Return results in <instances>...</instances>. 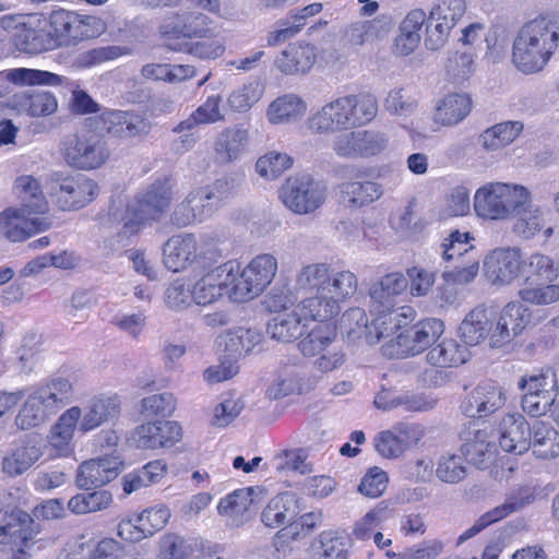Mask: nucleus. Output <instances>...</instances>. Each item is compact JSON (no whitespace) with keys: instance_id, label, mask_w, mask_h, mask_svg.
Returning a JSON list of instances; mask_svg holds the SVG:
<instances>
[{"instance_id":"obj_1","label":"nucleus","mask_w":559,"mask_h":559,"mask_svg":"<svg viewBox=\"0 0 559 559\" xmlns=\"http://www.w3.org/2000/svg\"><path fill=\"white\" fill-rule=\"evenodd\" d=\"M378 112V102L368 93L348 94L328 102L306 120L309 131L333 134L369 123Z\"/></svg>"},{"instance_id":"obj_2","label":"nucleus","mask_w":559,"mask_h":559,"mask_svg":"<svg viewBox=\"0 0 559 559\" xmlns=\"http://www.w3.org/2000/svg\"><path fill=\"white\" fill-rule=\"evenodd\" d=\"M559 45V27L545 17L525 23L513 40L512 62L515 68L532 74L542 71Z\"/></svg>"},{"instance_id":"obj_3","label":"nucleus","mask_w":559,"mask_h":559,"mask_svg":"<svg viewBox=\"0 0 559 559\" xmlns=\"http://www.w3.org/2000/svg\"><path fill=\"white\" fill-rule=\"evenodd\" d=\"M530 199L531 191L523 185L491 181L475 191L473 206L478 217L502 222L514 217Z\"/></svg>"},{"instance_id":"obj_4","label":"nucleus","mask_w":559,"mask_h":559,"mask_svg":"<svg viewBox=\"0 0 559 559\" xmlns=\"http://www.w3.org/2000/svg\"><path fill=\"white\" fill-rule=\"evenodd\" d=\"M174 198L173 183L168 179L153 182L123 218V236H132L147 221H155L169 207Z\"/></svg>"},{"instance_id":"obj_5","label":"nucleus","mask_w":559,"mask_h":559,"mask_svg":"<svg viewBox=\"0 0 559 559\" xmlns=\"http://www.w3.org/2000/svg\"><path fill=\"white\" fill-rule=\"evenodd\" d=\"M60 153L67 165L79 170L97 169L110 155L106 142L91 132L67 135L61 142Z\"/></svg>"},{"instance_id":"obj_6","label":"nucleus","mask_w":559,"mask_h":559,"mask_svg":"<svg viewBox=\"0 0 559 559\" xmlns=\"http://www.w3.org/2000/svg\"><path fill=\"white\" fill-rule=\"evenodd\" d=\"M280 198L293 213L311 214L325 202L326 186L308 174L292 176L281 187Z\"/></svg>"},{"instance_id":"obj_7","label":"nucleus","mask_w":559,"mask_h":559,"mask_svg":"<svg viewBox=\"0 0 559 559\" xmlns=\"http://www.w3.org/2000/svg\"><path fill=\"white\" fill-rule=\"evenodd\" d=\"M277 269V259L270 253L258 254L241 272L237 264V281L234 282L231 300L245 302L259 296L272 283Z\"/></svg>"},{"instance_id":"obj_8","label":"nucleus","mask_w":559,"mask_h":559,"mask_svg":"<svg viewBox=\"0 0 559 559\" xmlns=\"http://www.w3.org/2000/svg\"><path fill=\"white\" fill-rule=\"evenodd\" d=\"M2 522L0 536H10L19 546L9 559H29L49 543V539L37 538L41 531L40 524L21 509L5 513Z\"/></svg>"},{"instance_id":"obj_9","label":"nucleus","mask_w":559,"mask_h":559,"mask_svg":"<svg viewBox=\"0 0 559 559\" xmlns=\"http://www.w3.org/2000/svg\"><path fill=\"white\" fill-rule=\"evenodd\" d=\"M223 181L213 186L201 187L189 192L185 200L178 203L170 216L173 225L186 227L211 215L225 199Z\"/></svg>"},{"instance_id":"obj_10","label":"nucleus","mask_w":559,"mask_h":559,"mask_svg":"<svg viewBox=\"0 0 559 559\" xmlns=\"http://www.w3.org/2000/svg\"><path fill=\"white\" fill-rule=\"evenodd\" d=\"M390 147V135L378 129L350 131L338 135L332 148L343 158H370L378 156Z\"/></svg>"},{"instance_id":"obj_11","label":"nucleus","mask_w":559,"mask_h":559,"mask_svg":"<svg viewBox=\"0 0 559 559\" xmlns=\"http://www.w3.org/2000/svg\"><path fill=\"white\" fill-rule=\"evenodd\" d=\"M44 215L31 213L25 206H8L0 212V230L10 241H24L52 226L51 219Z\"/></svg>"},{"instance_id":"obj_12","label":"nucleus","mask_w":559,"mask_h":559,"mask_svg":"<svg viewBox=\"0 0 559 559\" xmlns=\"http://www.w3.org/2000/svg\"><path fill=\"white\" fill-rule=\"evenodd\" d=\"M98 193L95 181L85 176H71L56 179L50 194L61 211H75L91 203Z\"/></svg>"},{"instance_id":"obj_13","label":"nucleus","mask_w":559,"mask_h":559,"mask_svg":"<svg viewBox=\"0 0 559 559\" xmlns=\"http://www.w3.org/2000/svg\"><path fill=\"white\" fill-rule=\"evenodd\" d=\"M237 281V263L228 261L204 274L193 286L192 297L197 305L205 306L224 295L231 299L234 282Z\"/></svg>"},{"instance_id":"obj_14","label":"nucleus","mask_w":559,"mask_h":559,"mask_svg":"<svg viewBox=\"0 0 559 559\" xmlns=\"http://www.w3.org/2000/svg\"><path fill=\"white\" fill-rule=\"evenodd\" d=\"M87 20L74 12L67 10H57L50 13L48 20L43 19V24L47 26L48 40L52 46H68L73 41L88 37Z\"/></svg>"},{"instance_id":"obj_15","label":"nucleus","mask_w":559,"mask_h":559,"mask_svg":"<svg viewBox=\"0 0 559 559\" xmlns=\"http://www.w3.org/2000/svg\"><path fill=\"white\" fill-rule=\"evenodd\" d=\"M496 439L497 436L490 427L480 428L474 424L465 432L462 451L472 464L481 469L488 468L496 461Z\"/></svg>"},{"instance_id":"obj_16","label":"nucleus","mask_w":559,"mask_h":559,"mask_svg":"<svg viewBox=\"0 0 559 559\" xmlns=\"http://www.w3.org/2000/svg\"><path fill=\"white\" fill-rule=\"evenodd\" d=\"M522 257L518 249H496L484 261L487 280L497 286L511 284L521 275Z\"/></svg>"},{"instance_id":"obj_17","label":"nucleus","mask_w":559,"mask_h":559,"mask_svg":"<svg viewBox=\"0 0 559 559\" xmlns=\"http://www.w3.org/2000/svg\"><path fill=\"white\" fill-rule=\"evenodd\" d=\"M181 439V427L176 421L146 423L135 428L131 441L139 449L155 450L173 447Z\"/></svg>"},{"instance_id":"obj_18","label":"nucleus","mask_w":559,"mask_h":559,"mask_svg":"<svg viewBox=\"0 0 559 559\" xmlns=\"http://www.w3.org/2000/svg\"><path fill=\"white\" fill-rule=\"evenodd\" d=\"M506 393L495 382H485L474 388L463 401L462 412L471 418L489 416L506 403Z\"/></svg>"},{"instance_id":"obj_19","label":"nucleus","mask_w":559,"mask_h":559,"mask_svg":"<svg viewBox=\"0 0 559 559\" xmlns=\"http://www.w3.org/2000/svg\"><path fill=\"white\" fill-rule=\"evenodd\" d=\"M123 463L118 456H104L83 462L76 473L80 488L100 487L115 479L122 471Z\"/></svg>"},{"instance_id":"obj_20","label":"nucleus","mask_w":559,"mask_h":559,"mask_svg":"<svg viewBox=\"0 0 559 559\" xmlns=\"http://www.w3.org/2000/svg\"><path fill=\"white\" fill-rule=\"evenodd\" d=\"M43 454V439L37 435L26 436L3 457L2 471L11 477L22 475L34 466Z\"/></svg>"},{"instance_id":"obj_21","label":"nucleus","mask_w":559,"mask_h":559,"mask_svg":"<svg viewBox=\"0 0 559 559\" xmlns=\"http://www.w3.org/2000/svg\"><path fill=\"white\" fill-rule=\"evenodd\" d=\"M120 413L117 395L99 394L93 396L84 408H81L80 432L85 435L102 425L115 419Z\"/></svg>"},{"instance_id":"obj_22","label":"nucleus","mask_w":559,"mask_h":559,"mask_svg":"<svg viewBox=\"0 0 559 559\" xmlns=\"http://www.w3.org/2000/svg\"><path fill=\"white\" fill-rule=\"evenodd\" d=\"M81 407L66 409L50 427L48 443L58 456H68L72 452L75 430L80 432Z\"/></svg>"},{"instance_id":"obj_23","label":"nucleus","mask_w":559,"mask_h":559,"mask_svg":"<svg viewBox=\"0 0 559 559\" xmlns=\"http://www.w3.org/2000/svg\"><path fill=\"white\" fill-rule=\"evenodd\" d=\"M81 407L66 409L50 427L48 443L58 456H68L72 452L75 430L80 432Z\"/></svg>"},{"instance_id":"obj_24","label":"nucleus","mask_w":559,"mask_h":559,"mask_svg":"<svg viewBox=\"0 0 559 559\" xmlns=\"http://www.w3.org/2000/svg\"><path fill=\"white\" fill-rule=\"evenodd\" d=\"M531 431L521 414H508L500 424L499 444L506 452L522 454L531 448Z\"/></svg>"},{"instance_id":"obj_25","label":"nucleus","mask_w":559,"mask_h":559,"mask_svg":"<svg viewBox=\"0 0 559 559\" xmlns=\"http://www.w3.org/2000/svg\"><path fill=\"white\" fill-rule=\"evenodd\" d=\"M102 130L114 136L129 139L145 134L150 130V123L141 116L120 110H110L99 116Z\"/></svg>"},{"instance_id":"obj_26","label":"nucleus","mask_w":559,"mask_h":559,"mask_svg":"<svg viewBox=\"0 0 559 559\" xmlns=\"http://www.w3.org/2000/svg\"><path fill=\"white\" fill-rule=\"evenodd\" d=\"M377 317L370 323L368 344H377L383 338L393 336L413 319L415 311L411 307H401L392 310H373Z\"/></svg>"},{"instance_id":"obj_27","label":"nucleus","mask_w":559,"mask_h":559,"mask_svg":"<svg viewBox=\"0 0 559 559\" xmlns=\"http://www.w3.org/2000/svg\"><path fill=\"white\" fill-rule=\"evenodd\" d=\"M408 287L407 277L401 272H392L376 282L370 290L372 310L396 309V299Z\"/></svg>"},{"instance_id":"obj_28","label":"nucleus","mask_w":559,"mask_h":559,"mask_svg":"<svg viewBox=\"0 0 559 559\" xmlns=\"http://www.w3.org/2000/svg\"><path fill=\"white\" fill-rule=\"evenodd\" d=\"M12 194L31 213H44L49 211V203L44 193L41 182L33 175H19L12 182Z\"/></svg>"},{"instance_id":"obj_29","label":"nucleus","mask_w":559,"mask_h":559,"mask_svg":"<svg viewBox=\"0 0 559 559\" xmlns=\"http://www.w3.org/2000/svg\"><path fill=\"white\" fill-rule=\"evenodd\" d=\"M198 245L190 234L169 238L163 247V261L173 272L186 270L197 258Z\"/></svg>"},{"instance_id":"obj_30","label":"nucleus","mask_w":559,"mask_h":559,"mask_svg":"<svg viewBox=\"0 0 559 559\" xmlns=\"http://www.w3.org/2000/svg\"><path fill=\"white\" fill-rule=\"evenodd\" d=\"M305 99L294 93L283 94L270 103L266 119L273 126H287L299 121L307 112Z\"/></svg>"},{"instance_id":"obj_31","label":"nucleus","mask_w":559,"mask_h":559,"mask_svg":"<svg viewBox=\"0 0 559 559\" xmlns=\"http://www.w3.org/2000/svg\"><path fill=\"white\" fill-rule=\"evenodd\" d=\"M514 217L516 219L513 230L524 239H532L540 231L545 238H549L554 233L552 227L546 226V212L540 206L533 204L532 198L516 211Z\"/></svg>"},{"instance_id":"obj_32","label":"nucleus","mask_w":559,"mask_h":559,"mask_svg":"<svg viewBox=\"0 0 559 559\" xmlns=\"http://www.w3.org/2000/svg\"><path fill=\"white\" fill-rule=\"evenodd\" d=\"M253 502L250 488H242L222 498L217 504V512L224 516L230 526H241L250 520L249 509Z\"/></svg>"},{"instance_id":"obj_33","label":"nucleus","mask_w":559,"mask_h":559,"mask_svg":"<svg viewBox=\"0 0 559 559\" xmlns=\"http://www.w3.org/2000/svg\"><path fill=\"white\" fill-rule=\"evenodd\" d=\"M249 130L241 126L226 128L218 133L214 151L223 163H231L240 157L249 144Z\"/></svg>"},{"instance_id":"obj_34","label":"nucleus","mask_w":559,"mask_h":559,"mask_svg":"<svg viewBox=\"0 0 559 559\" xmlns=\"http://www.w3.org/2000/svg\"><path fill=\"white\" fill-rule=\"evenodd\" d=\"M316 61L314 47L297 43L289 45L275 60L276 68L284 74L306 73Z\"/></svg>"},{"instance_id":"obj_35","label":"nucleus","mask_w":559,"mask_h":559,"mask_svg":"<svg viewBox=\"0 0 559 559\" xmlns=\"http://www.w3.org/2000/svg\"><path fill=\"white\" fill-rule=\"evenodd\" d=\"M14 107L31 117H43L55 114L58 100L49 91L23 92L13 96Z\"/></svg>"},{"instance_id":"obj_36","label":"nucleus","mask_w":559,"mask_h":559,"mask_svg":"<svg viewBox=\"0 0 559 559\" xmlns=\"http://www.w3.org/2000/svg\"><path fill=\"white\" fill-rule=\"evenodd\" d=\"M297 514L296 496L290 492H284L267 502L261 513V521L265 526L276 528L293 521Z\"/></svg>"},{"instance_id":"obj_37","label":"nucleus","mask_w":559,"mask_h":559,"mask_svg":"<svg viewBox=\"0 0 559 559\" xmlns=\"http://www.w3.org/2000/svg\"><path fill=\"white\" fill-rule=\"evenodd\" d=\"M340 192L346 206L360 209L379 200L383 194V188L379 182L371 180L347 181L340 186Z\"/></svg>"},{"instance_id":"obj_38","label":"nucleus","mask_w":559,"mask_h":559,"mask_svg":"<svg viewBox=\"0 0 559 559\" xmlns=\"http://www.w3.org/2000/svg\"><path fill=\"white\" fill-rule=\"evenodd\" d=\"M469 350L466 344L453 338H444L436 344L426 355L429 365L439 368L457 367L467 361Z\"/></svg>"},{"instance_id":"obj_39","label":"nucleus","mask_w":559,"mask_h":559,"mask_svg":"<svg viewBox=\"0 0 559 559\" xmlns=\"http://www.w3.org/2000/svg\"><path fill=\"white\" fill-rule=\"evenodd\" d=\"M491 312L484 306L472 309L462 323L459 331L464 343L475 346L489 337Z\"/></svg>"},{"instance_id":"obj_40","label":"nucleus","mask_w":559,"mask_h":559,"mask_svg":"<svg viewBox=\"0 0 559 559\" xmlns=\"http://www.w3.org/2000/svg\"><path fill=\"white\" fill-rule=\"evenodd\" d=\"M167 472V465L160 460L152 461L143 467L127 473L121 478L122 490L131 495L159 483Z\"/></svg>"},{"instance_id":"obj_41","label":"nucleus","mask_w":559,"mask_h":559,"mask_svg":"<svg viewBox=\"0 0 559 559\" xmlns=\"http://www.w3.org/2000/svg\"><path fill=\"white\" fill-rule=\"evenodd\" d=\"M55 414V411L47 404L45 399L34 389L20 409L15 424L20 429L27 430L38 427Z\"/></svg>"},{"instance_id":"obj_42","label":"nucleus","mask_w":559,"mask_h":559,"mask_svg":"<svg viewBox=\"0 0 559 559\" xmlns=\"http://www.w3.org/2000/svg\"><path fill=\"white\" fill-rule=\"evenodd\" d=\"M472 100L465 94H450L445 96L438 106L433 115L436 123L450 127L461 122L471 111Z\"/></svg>"},{"instance_id":"obj_43","label":"nucleus","mask_w":559,"mask_h":559,"mask_svg":"<svg viewBox=\"0 0 559 559\" xmlns=\"http://www.w3.org/2000/svg\"><path fill=\"white\" fill-rule=\"evenodd\" d=\"M306 322L297 307L290 312H281L267 323V333L281 342H292L302 335Z\"/></svg>"},{"instance_id":"obj_44","label":"nucleus","mask_w":559,"mask_h":559,"mask_svg":"<svg viewBox=\"0 0 559 559\" xmlns=\"http://www.w3.org/2000/svg\"><path fill=\"white\" fill-rule=\"evenodd\" d=\"M20 32L14 34V44L20 51L26 53H38L51 48L50 40L38 29L43 24L40 15L32 14Z\"/></svg>"},{"instance_id":"obj_45","label":"nucleus","mask_w":559,"mask_h":559,"mask_svg":"<svg viewBox=\"0 0 559 559\" xmlns=\"http://www.w3.org/2000/svg\"><path fill=\"white\" fill-rule=\"evenodd\" d=\"M35 389L45 399L55 413L69 404L74 394L72 381L62 376L50 377Z\"/></svg>"},{"instance_id":"obj_46","label":"nucleus","mask_w":559,"mask_h":559,"mask_svg":"<svg viewBox=\"0 0 559 559\" xmlns=\"http://www.w3.org/2000/svg\"><path fill=\"white\" fill-rule=\"evenodd\" d=\"M521 276L526 284L554 282L558 277V267L549 255L535 252L522 259Z\"/></svg>"},{"instance_id":"obj_47","label":"nucleus","mask_w":559,"mask_h":559,"mask_svg":"<svg viewBox=\"0 0 559 559\" xmlns=\"http://www.w3.org/2000/svg\"><path fill=\"white\" fill-rule=\"evenodd\" d=\"M222 98L219 95H211L187 119L179 122L174 132L191 131L200 124H211L224 119L221 112Z\"/></svg>"},{"instance_id":"obj_48","label":"nucleus","mask_w":559,"mask_h":559,"mask_svg":"<svg viewBox=\"0 0 559 559\" xmlns=\"http://www.w3.org/2000/svg\"><path fill=\"white\" fill-rule=\"evenodd\" d=\"M531 448L543 460L559 455V432L544 421H536L532 427Z\"/></svg>"},{"instance_id":"obj_49","label":"nucleus","mask_w":559,"mask_h":559,"mask_svg":"<svg viewBox=\"0 0 559 559\" xmlns=\"http://www.w3.org/2000/svg\"><path fill=\"white\" fill-rule=\"evenodd\" d=\"M523 131L520 121H506L486 129L479 136L480 145L486 151H498L511 144Z\"/></svg>"},{"instance_id":"obj_50","label":"nucleus","mask_w":559,"mask_h":559,"mask_svg":"<svg viewBox=\"0 0 559 559\" xmlns=\"http://www.w3.org/2000/svg\"><path fill=\"white\" fill-rule=\"evenodd\" d=\"M331 266L328 263H309L296 274V289L305 293H325Z\"/></svg>"},{"instance_id":"obj_51","label":"nucleus","mask_w":559,"mask_h":559,"mask_svg":"<svg viewBox=\"0 0 559 559\" xmlns=\"http://www.w3.org/2000/svg\"><path fill=\"white\" fill-rule=\"evenodd\" d=\"M336 336L335 325L332 323H320L298 343V347L304 356L317 357L336 343Z\"/></svg>"},{"instance_id":"obj_52","label":"nucleus","mask_w":559,"mask_h":559,"mask_svg":"<svg viewBox=\"0 0 559 559\" xmlns=\"http://www.w3.org/2000/svg\"><path fill=\"white\" fill-rule=\"evenodd\" d=\"M390 25L380 19L357 21L347 26L345 37L355 46H362L367 43L383 38L388 35Z\"/></svg>"},{"instance_id":"obj_53","label":"nucleus","mask_w":559,"mask_h":559,"mask_svg":"<svg viewBox=\"0 0 559 559\" xmlns=\"http://www.w3.org/2000/svg\"><path fill=\"white\" fill-rule=\"evenodd\" d=\"M297 310L305 322L308 319L323 322L338 314L341 306H337L326 294L318 293L298 304Z\"/></svg>"},{"instance_id":"obj_54","label":"nucleus","mask_w":559,"mask_h":559,"mask_svg":"<svg viewBox=\"0 0 559 559\" xmlns=\"http://www.w3.org/2000/svg\"><path fill=\"white\" fill-rule=\"evenodd\" d=\"M409 429V426L399 424L392 430L379 432L373 439L376 451L385 459L401 456L407 447L403 436H406Z\"/></svg>"},{"instance_id":"obj_55","label":"nucleus","mask_w":559,"mask_h":559,"mask_svg":"<svg viewBox=\"0 0 559 559\" xmlns=\"http://www.w3.org/2000/svg\"><path fill=\"white\" fill-rule=\"evenodd\" d=\"M112 501L114 498L110 491L94 490L71 497L67 506L72 513L83 515L107 510L112 504Z\"/></svg>"},{"instance_id":"obj_56","label":"nucleus","mask_w":559,"mask_h":559,"mask_svg":"<svg viewBox=\"0 0 559 559\" xmlns=\"http://www.w3.org/2000/svg\"><path fill=\"white\" fill-rule=\"evenodd\" d=\"M325 293L337 306L355 295L358 287V278L348 270L330 272L329 284Z\"/></svg>"},{"instance_id":"obj_57","label":"nucleus","mask_w":559,"mask_h":559,"mask_svg":"<svg viewBox=\"0 0 559 559\" xmlns=\"http://www.w3.org/2000/svg\"><path fill=\"white\" fill-rule=\"evenodd\" d=\"M536 499V490L531 486H521L507 493L503 503L491 509L493 516L500 521L512 513L532 504Z\"/></svg>"},{"instance_id":"obj_58","label":"nucleus","mask_w":559,"mask_h":559,"mask_svg":"<svg viewBox=\"0 0 559 559\" xmlns=\"http://www.w3.org/2000/svg\"><path fill=\"white\" fill-rule=\"evenodd\" d=\"M519 297L530 305L549 306L559 301V284L552 282L527 284L519 290Z\"/></svg>"},{"instance_id":"obj_59","label":"nucleus","mask_w":559,"mask_h":559,"mask_svg":"<svg viewBox=\"0 0 559 559\" xmlns=\"http://www.w3.org/2000/svg\"><path fill=\"white\" fill-rule=\"evenodd\" d=\"M469 239L468 233L452 231L440 245L442 259L447 262L455 259H464V261L472 259L474 247L469 243Z\"/></svg>"},{"instance_id":"obj_60","label":"nucleus","mask_w":559,"mask_h":559,"mask_svg":"<svg viewBox=\"0 0 559 559\" xmlns=\"http://www.w3.org/2000/svg\"><path fill=\"white\" fill-rule=\"evenodd\" d=\"M382 352L390 358H402L415 356L423 353L418 340L412 328L401 332L394 340H389L383 346Z\"/></svg>"},{"instance_id":"obj_61","label":"nucleus","mask_w":559,"mask_h":559,"mask_svg":"<svg viewBox=\"0 0 559 559\" xmlns=\"http://www.w3.org/2000/svg\"><path fill=\"white\" fill-rule=\"evenodd\" d=\"M264 87L259 81H251L231 92L227 104L237 112L248 111L263 96Z\"/></svg>"},{"instance_id":"obj_62","label":"nucleus","mask_w":559,"mask_h":559,"mask_svg":"<svg viewBox=\"0 0 559 559\" xmlns=\"http://www.w3.org/2000/svg\"><path fill=\"white\" fill-rule=\"evenodd\" d=\"M292 165L293 159L288 154L272 151L257 160L255 170L262 178L274 180L290 168Z\"/></svg>"},{"instance_id":"obj_63","label":"nucleus","mask_w":559,"mask_h":559,"mask_svg":"<svg viewBox=\"0 0 559 559\" xmlns=\"http://www.w3.org/2000/svg\"><path fill=\"white\" fill-rule=\"evenodd\" d=\"M445 71L454 83L466 81L474 72V55L467 48L451 53L445 63Z\"/></svg>"},{"instance_id":"obj_64","label":"nucleus","mask_w":559,"mask_h":559,"mask_svg":"<svg viewBox=\"0 0 559 559\" xmlns=\"http://www.w3.org/2000/svg\"><path fill=\"white\" fill-rule=\"evenodd\" d=\"M321 559H347L349 537L345 532H323L320 536Z\"/></svg>"}]
</instances>
